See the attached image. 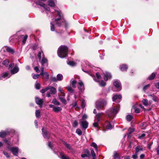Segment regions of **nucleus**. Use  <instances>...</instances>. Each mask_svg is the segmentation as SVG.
<instances>
[{
  "instance_id": "14",
  "label": "nucleus",
  "mask_w": 159,
  "mask_h": 159,
  "mask_svg": "<svg viewBox=\"0 0 159 159\" xmlns=\"http://www.w3.org/2000/svg\"><path fill=\"white\" fill-rule=\"evenodd\" d=\"M142 102L143 104L145 106H150L152 102V101L151 100L148 101V100L146 99H143Z\"/></svg>"
},
{
  "instance_id": "46",
  "label": "nucleus",
  "mask_w": 159,
  "mask_h": 159,
  "mask_svg": "<svg viewBox=\"0 0 159 159\" xmlns=\"http://www.w3.org/2000/svg\"><path fill=\"white\" fill-rule=\"evenodd\" d=\"M76 133L79 135L82 134V132L81 130L79 129H77L76 130Z\"/></svg>"
},
{
  "instance_id": "35",
  "label": "nucleus",
  "mask_w": 159,
  "mask_h": 159,
  "mask_svg": "<svg viewBox=\"0 0 159 159\" xmlns=\"http://www.w3.org/2000/svg\"><path fill=\"white\" fill-rule=\"evenodd\" d=\"M60 155L61 156V158L62 159H70L69 157L65 156L61 153H60Z\"/></svg>"
},
{
  "instance_id": "64",
  "label": "nucleus",
  "mask_w": 159,
  "mask_h": 159,
  "mask_svg": "<svg viewBox=\"0 0 159 159\" xmlns=\"http://www.w3.org/2000/svg\"><path fill=\"white\" fill-rule=\"evenodd\" d=\"M155 85L157 88L158 89H159V82L155 83Z\"/></svg>"
},
{
  "instance_id": "2",
  "label": "nucleus",
  "mask_w": 159,
  "mask_h": 159,
  "mask_svg": "<svg viewBox=\"0 0 159 159\" xmlns=\"http://www.w3.org/2000/svg\"><path fill=\"white\" fill-rule=\"evenodd\" d=\"M68 52V48L66 46L62 45L58 48L57 54L59 57L63 58L67 56Z\"/></svg>"
},
{
  "instance_id": "9",
  "label": "nucleus",
  "mask_w": 159,
  "mask_h": 159,
  "mask_svg": "<svg viewBox=\"0 0 159 159\" xmlns=\"http://www.w3.org/2000/svg\"><path fill=\"white\" fill-rule=\"evenodd\" d=\"M42 64L41 67H43L44 68L45 67H47L48 66V64L47 63V60L46 58L44 55H43L42 60L41 61Z\"/></svg>"
},
{
  "instance_id": "44",
  "label": "nucleus",
  "mask_w": 159,
  "mask_h": 159,
  "mask_svg": "<svg viewBox=\"0 0 159 159\" xmlns=\"http://www.w3.org/2000/svg\"><path fill=\"white\" fill-rule=\"evenodd\" d=\"M63 143L67 148L70 149H71V147L69 144H67L65 142H64Z\"/></svg>"
},
{
  "instance_id": "15",
  "label": "nucleus",
  "mask_w": 159,
  "mask_h": 159,
  "mask_svg": "<svg viewBox=\"0 0 159 159\" xmlns=\"http://www.w3.org/2000/svg\"><path fill=\"white\" fill-rule=\"evenodd\" d=\"M104 127H106L107 129H111L113 128V126L108 121H107L104 123Z\"/></svg>"
},
{
  "instance_id": "37",
  "label": "nucleus",
  "mask_w": 159,
  "mask_h": 159,
  "mask_svg": "<svg viewBox=\"0 0 159 159\" xmlns=\"http://www.w3.org/2000/svg\"><path fill=\"white\" fill-rule=\"evenodd\" d=\"M59 99L61 101L64 103L66 104V101L64 98V97H61V96H59Z\"/></svg>"
},
{
  "instance_id": "18",
  "label": "nucleus",
  "mask_w": 159,
  "mask_h": 159,
  "mask_svg": "<svg viewBox=\"0 0 159 159\" xmlns=\"http://www.w3.org/2000/svg\"><path fill=\"white\" fill-rule=\"evenodd\" d=\"M78 84L79 85V86L78 87V89L82 92L84 89V84L82 82L80 81L78 83Z\"/></svg>"
},
{
  "instance_id": "49",
  "label": "nucleus",
  "mask_w": 159,
  "mask_h": 159,
  "mask_svg": "<svg viewBox=\"0 0 159 159\" xmlns=\"http://www.w3.org/2000/svg\"><path fill=\"white\" fill-rule=\"evenodd\" d=\"M99 85L101 86H104L106 85V83L103 80L102 81L99 83Z\"/></svg>"
},
{
  "instance_id": "61",
  "label": "nucleus",
  "mask_w": 159,
  "mask_h": 159,
  "mask_svg": "<svg viewBox=\"0 0 159 159\" xmlns=\"http://www.w3.org/2000/svg\"><path fill=\"white\" fill-rule=\"evenodd\" d=\"M34 69L37 73H39L40 72V70L38 66H35L34 68Z\"/></svg>"
},
{
  "instance_id": "42",
  "label": "nucleus",
  "mask_w": 159,
  "mask_h": 159,
  "mask_svg": "<svg viewBox=\"0 0 159 159\" xmlns=\"http://www.w3.org/2000/svg\"><path fill=\"white\" fill-rule=\"evenodd\" d=\"M150 84H149L144 86L143 88V91L145 92L150 87Z\"/></svg>"
},
{
  "instance_id": "48",
  "label": "nucleus",
  "mask_w": 159,
  "mask_h": 159,
  "mask_svg": "<svg viewBox=\"0 0 159 159\" xmlns=\"http://www.w3.org/2000/svg\"><path fill=\"white\" fill-rule=\"evenodd\" d=\"M77 102H75L72 104L70 105V106H72V107H76V108H78V107L77 105Z\"/></svg>"
},
{
  "instance_id": "21",
  "label": "nucleus",
  "mask_w": 159,
  "mask_h": 159,
  "mask_svg": "<svg viewBox=\"0 0 159 159\" xmlns=\"http://www.w3.org/2000/svg\"><path fill=\"white\" fill-rule=\"evenodd\" d=\"M120 68L121 71H126L127 70L128 67L126 65H122L120 66Z\"/></svg>"
},
{
  "instance_id": "30",
  "label": "nucleus",
  "mask_w": 159,
  "mask_h": 159,
  "mask_svg": "<svg viewBox=\"0 0 159 159\" xmlns=\"http://www.w3.org/2000/svg\"><path fill=\"white\" fill-rule=\"evenodd\" d=\"M134 131V129L133 128H129L128 129L129 133L128 134V137H131V134Z\"/></svg>"
},
{
  "instance_id": "43",
  "label": "nucleus",
  "mask_w": 159,
  "mask_h": 159,
  "mask_svg": "<svg viewBox=\"0 0 159 159\" xmlns=\"http://www.w3.org/2000/svg\"><path fill=\"white\" fill-rule=\"evenodd\" d=\"M91 146L94 147L95 148L96 150H98L97 146L96 143H95L94 142H93L91 144Z\"/></svg>"
},
{
  "instance_id": "17",
  "label": "nucleus",
  "mask_w": 159,
  "mask_h": 159,
  "mask_svg": "<svg viewBox=\"0 0 159 159\" xmlns=\"http://www.w3.org/2000/svg\"><path fill=\"white\" fill-rule=\"evenodd\" d=\"M11 73L13 74H15L17 73L19 70V68L17 66H16L13 69L10 70Z\"/></svg>"
},
{
  "instance_id": "27",
  "label": "nucleus",
  "mask_w": 159,
  "mask_h": 159,
  "mask_svg": "<svg viewBox=\"0 0 159 159\" xmlns=\"http://www.w3.org/2000/svg\"><path fill=\"white\" fill-rule=\"evenodd\" d=\"M10 75H9L8 73L7 72H5L3 73L2 76L1 77V78H5V77H7L9 78L10 77Z\"/></svg>"
},
{
  "instance_id": "59",
  "label": "nucleus",
  "mask_w": 159,
  "mask_h": 159,
  "mask_svg": "<svg viewBox=\"0 0 159 159\" xmlns=\"http://www.w3.org/2000/svg\"><path fill=\"white\" fill-rule=\"evenodd\" d=\"M51 80L53 82H57L58 81L57 78H56L55 77H52Z\"/></svg>"
},
{
  "instance_id": "6",
  "label": "nucleus",
  "mask_w": 159,
  "mask_h": 159,
  "mask_svg": "<svg viewBox=\"0 0 159 159\" xmlns=\"http://www.w3.org/2000/svg\"><path fill=\"white\" fill-rule=\"evenodd\" d=\"M8 148L9 150L11 151L12 152L14 155L17 156L19 150V148L18 147H9Z\"/></svg>"
},
{
  "instance_id": "56",
  "label": "nucleus",
  "mask_w": 159,
  "mask_h": 159,
  "mask_svg": "<svg viewBox=\"0 0 159 159\" xmlns=\"http://www.w3.org/2000/svg\"><path fill=\"white\" fill-rule=\"evenodd\" d=\"M88 117L87 116L86 114H84L82 117L81 120H84L86 119Z\"/></svg>"
},
{
  "instance_id": "57",
  "label": "nucleus",
  "mask_w": 159,
  "mask_h": 159,
  "mask_svg": "<svg viewBox=\"0 0 159 159\" xmlns=\"http://www.w3.org/2000/svg\"><path fill=\"white\" fill-rule=\"evenodd\" d=\"M3 153L4 155L6 156V157L7 158H9L10 157V155L7 152L5 151H3Z\"/></svg>"
},
{
  "instance_id": "7",
  "label": "nucleus",
  "mask_w": 159,
  "mask_h": 159,
  "mask_svg": "<svg viewBox=\"0 0 159 159\" xmlns=\"http://www.w3.org/2000/svg\"><path fill=\"white\" fill-rule=\"evenodd\" d=\"M44 68L43 67H41V73L40 74V75H42L44 78L46 79H48L49 75L48 73L44 71Z\"/></svg>"
},
{
  "instance_id": "24",
  "label": "nucleus",
  "mask_w": 159,
  "mask_h": 159,
  "mask_svg": "<svg viewBox=\"0 0 159 159\" xmlns=\"http://www.w3.org/2000/svg\"><path fill=\"white\" fill-rule=\"evenodd\" d=\"M62 110V108L58 106H55L54 109H53V110L55 112H57Z\"/></svg>"
},
{
  "instance_id": "62",
  "label": "nucleus",
  "mask_w": 159,
  "mask_h": 159,
  "mask_svg": "<svg viewBox=\"0 0 159 159\" xmlns=\"http://www.w3.org/2000/svg\"><path fill=\"white\" fill-rule=\"evenodd\" d=\"M152 99L155 102L157 101V98L155 95L152 97Z\"/></svg>"
},
{
  "instance_id": "12",
  "label": "nucleus",
  "mask_w": 159,
  "mask_h": 159,
  "mask_svg": "<svg viewBox=\"0 0 159 159\" xmlns=\"http://www.w3.org/2000/svg\"><path fill=\"white\" fill-rule=\"evenodd\" d=\"M81 125L83 129H85L88 127V123L86 120H82L81 122Z\"/></svg>"
},
{
  "instance_id": "33",
  "label": "nucleus",
  "mask_w": 159,
  "mask_h": 159,
  "mask_svg": "<svg viewBox=\"0 0 159 159\" xmlns=\"http://www.w3.org/2000/svg\"><path fill=\"white\" fill-rule=\"evenodd\" d=\"M101 116V113H98L96 115V117L97 120V121H98V122H99L101 120L100 117Z\"/></svg>"
},
{
  "instance_id": "45",
  "label": "nucleus",
  "mask_w": 159,
  "mask_h": 159,
  "mask_svg": "<svg viewBox=\"0 0 159 159\" xmlns=\"http://www.w3.org/2000/svg\"><path fill=\"white\" fill-rule=\"evenodd\" d=\"M99 122H98V121L97 122H94L93 123V126L97 128L98 129H100L99 126L98 125V123Z\"/></svg>"
},
{
  "instance_id": "26",
  "label": "nucleus",
  "mask_w": 159,
  "mask_h": 159,
  "mask_svg": "<svg viewBox=\"0 0 159 159\" xmlns=\"http://www.w3.org/2000/svg\"><path fill=\"white\" fill-rule=\"evenodd\" d=\"M52 102L56 105L59 106L60 105V103L55 98L53 99Z\"/></svg>"
},
{
  "instance_id": "50",
  "label": "nucleus",
  "mask_w": 159,
  "mask_h": 159,
  "mask_svg": "<svg viewBox=\"0 0 159 159\" xmlns=\"http://www.w3.org/2000/svg\"><path fill=\"white\" fill-rule=\"evenodd\" d=\"M78 125V122L76 120H75L73 123V126L74 127H76Z\"/></svg>"
},
{
  "instance_id": "28",
  "label": "nucleus",
  "mask_w": 159,
  "mask_h": 159,
  "mask_svg": "<svg viewBox=\"0 0 159 159\" xmlns=\"http://www.w3.org/2000/svg\"><path fill=\"white\" fill-rule=\"evenodd\" d=\"M57 78L58 81H60L62 80L63 79V76L61 74H58L57 76Z\"/></svg>"
},
{
  "instance_id": "10",
  "label": "nucleus",
  "mask_w": 159,
  "mask_h": 159,
  "mask_svg": "<svg viewBox=\"0 0 159 159\" xmlns=\"http://www.w3.org/2000/svg\"><path fill=\"white\" fill-rule=\"evenodd\" d=\"M35 3L36 5H40L41 7H43L46 11H49V8L44 4L39 2H36Z\"/></svg>"
},
{
  "instance_id": "39",
  "label": "nucleus",
  "mask_w": 159,
  "mask_h": 159,
  "mask_svg": "<svg viewBox=\"0 0 159 159\" xmlns=\"http://www.w3.org/2000/svg\"><path fill=\"white\" fill-rule=\"evenodd\" d=\"M126 119L128 121H130L132 119V116L130 115H128L126 117Z\"/></svg>"
},
{
  "instance_id": "13",
  "label": "nucleus",
  "mask_w": 159,
  "mask_h": 159,
  "mask_svg": "<svg viewBox=\"0 0 159 159\" xmlns=\"http://www.w3.org/2000/svg\"><path fill=\"white\" fill-rule=\"evenodd\" d=\"M35 102L40 107H42L43 103V101L42 99L38 97H36Z\"/></svg>"
},
{
  "instance_id": "4",
  "label": "nucleus",
  "mask_w": 159,
  "mask_h": 159,
  "mask_svg": "<svg viewBox=\"0 0 159 159\" xmlns=\"http://www.w3.org/2000/svg\"><path fill=\"white\" fill-rule=\"evenodd\" d=\"M107 104V101L104 99H101L96 102V107L98 110L104 108Z\"/></svg>"
},
{
  "instance_id": "25",
  "label": "nucleus",
  "mask_w": 159,
  "mask_h": 159,
  "mask_svg": "<svg viewBox=\"0 0 159 159\" xmlns=\"http://www.w3.org/2000/svg\"><path fill=\"white\" fill-rule=\"evenodd\" d=\"M28 36L27 34L25 35V36L23 35L21 36V37L23 39L22 43L23 44H25V43L28 38Z\"/></svg>"
},
{
  "instance_id": "54",
  "label": "nucleus",
  "mask_w": 159,
  "mask_h": 159,
  "mask_svg": "<svg viewBox=\"0 0 159 159\" xmlns=\"http://www.w3.org/2000/svg\"><path fill=\"white\" fill-rule=\"evenodd\" d=\"M67 89L68 91L70 92L71 93H73V92L74 90L71 87H67Z\"/></svg>"
},
{
  "instance_id": "5",
  "label": "nucleus",
  "mask_w": 159,
  "mask_h": 159,
  "mask_svg": "<svg viewBox=\"0 0 159 159\" xmlns=\"http://www.w3.org/2000/svg\"><path fill=\"white\" fill-rule=\"evenodd\" d=\"M6 50L7 52L13 54L15 52V50L13 48L7 46L3 47L1 49V51L5 52Z\"/></svg>"
},
{
  "instance_id": "20",
  "label": "nucleus",
  "mask_w": 159,
  "mask_h": 159,
  "mask_svg": "<svg viewBox=\"0 0 159 159\" xmlns=\"http://www.w3.org/2000/svg\"><path fill=\"white\" fill-rule=\"evenodd\" d=\"M42 132L43 133V137L45 138H48V135L47 131L45 130L44 128H43L42 129Z\"/></svg>"
},
{
  "instance_id": "22",
  "label": "nucleus",
  "mask_w": 159,
  "mask_h": 159,
  "mask_svg": "<svg viewBox=\"0 0 159 159\" xmlns=\"http://www.w3.org/2000/svg\"><path fill=\"white\" fill-rule=\"evenodd\" d=\"M8 133L7 131H2L0 132V137L3 138Z\"/></svg>"
},
{
  "instance_id": "40",
  "label": "nucleus",
  "mask_w": 159,
  "mask_h": 159,
  "mask_svg": "<svg viewBox=\"0 0 159 159\" xmlns=\"http://www.w3.org/2000/svg\"><path fill=\"white\" fill-rule=\"evenodd\" d=\"M32 76H33V78L34 79H38L39 76L40 75V74H32Z\"/></svg>"
},
{
  "instance_id": "36",
  "label": "nucleus",
  "mask_w": 159,
  "mask_h": 159,
  "mask_svg": "<svg viewBox=\"0 0 159 159\" xmlns=\"http://www.w3.org/2000/svg\"><path fill=\"white\" fill-rule=\"evenodd\" d=\"M40 111L39 110H36L35 111V115L37 118H39L40 117Z\"/></svg>"
},
{
  "instance_id": "23",
  "label": "nucleus",
  "mask_w": 159,
  "mask_h": 159,
  "mask_svg": "<svg viewBox=\"0 0 159 159\" xmlns=\"http://www.w3.org/2000/svg\"><path fill=\"white\" fill-rule=\"evenodd\" d=\"M50 87V93L51 94H54L57 92L56 89L52 87L49 86Z\"/></svg>"
},
{
  "instance_id": "1",
  "label": "nucleus",
  "mask_w": 159,
  "mask_h": 159,
  "mask_svg": "<svg viewBox=\"0 0 159 159\" xmlns=\"http://www.w3.org/2000/svg\"><path fill=\"white\" fill-rule=\"evenodd\" d=\"M57 15L58 16V18L55 19H53V21L50 23V29L52 31L55 30L54 25L58 26H60L63 25H65L66 23L62 14L60 11H57Z\"/></svg>"
},
{
  "instance_id": "29",
  "label": "nucleus",
  "mask_w": 159,
  "mask_h": 159,
  "mask_svg": "<svg viewBox=\"0 0 159 159\" xmlns=\"http://www.w3.org/2000/svg\"><path fill=\"white\" fill-rule=\"evenodd\" d=\"M143 151L142 148L140 147L139 146H137L135 149V152L136 153H138L139 152Z\"/></svg>"
},
{
  "instance_id": "11",
  "label": "nucleus",
  "mask_w": 159,
  "mask_h": 159,
  "mask_svg": "<svg viewBox=\"0 0 159 159\" xmlns=\"http://www.w3.org/2000/svg\"><path fill=\"white\" fill-rule=\"evenodd\" d=\"M113 84L115 86L117 89V91H119L121 90L120 84L119 81H115Z\"/></svg>"
},
{
  "instance_id": "47",
  "label": "nucleus",
  "mask_w": 159,
  "mask_h": 159,
  "mask_svg": "<svg viewBox=\"0 0 159 159\" xmlns=\"http://www.w3.org/2000/svg\"><path fill=\"white\" fill-rule=\"evenodd\" d=\"M91 153L93 159H95L96 158V154L94 151L93 150H91Z\"/></svg>"
},
{
  "instance_id": "53",
  "label": "nucleus",
  "mask_w": 159,
  "mask_h": 159,
  "mask_svg": "<svg viewBox=\"0 0 159 159\" xmlns=\"http://www.w3.org/2000/svg\"><path fill=\"white\" fill-rule=\"evenodd\" d=\"M146 135V134H142L141 135H139L138 136V138L139 139H142L143 137H145Z\"/></svg>"
},
{
  "instance_id": "34",
  "label": "nucleus",
  "mask_w": 159,
  "mask_h": 159,
  "mask_svg": "<svg viewBox=\"0 0 159 159\" xmlns=\"http://www.w3.org/2000/svg\"><path fill=\"white\" fill-rule=\"evenodd\" d=\"M50 89V86H48L45 89H41V92L42 93H44L47 90H49Z\"/></svg>"
},
{
  "instance_id": "32",
  "label": "nucleus",
  "mask_w": 159,
  "mask_h": 159,
  "mask_svg": "<svg viewBox=\"0 0 159 159\" xmlns=\"http://www.w3.org/2000/svg\"><path fill=\"white\" fill-rule=\"evenodd\" d=\"M72 87L75 88L76 87L75 84H76V81L75 80H71L70 81Z\"/></svg>"
},
{
  "instance_id": "16",
  "label": "nucleus",
  "mask_w": 159,
  "mask_h": 159,
  "mask_svg": "<svg viewBox=\"0 0 159 159\" xmlns=\"http://www.w3.org/2000/svg\"><path fill=\"white\" fill-rule=\"evenodd\" d=\"M104 79L105 80H107L108 79L111 78V76L109 73L106 72L104 73Z\"/></svg>"
},
{
  "instance_id": "51",
  "label": "nucleus",
  "mask_w": 159,
  "mask_h": 159,
  "mask_svg": "<svg viewBox=\"0 0 159 159\" xmlns=\"http://www.w3.org/2000/svg\"><path fill=\"white\" fill-rule=\"evenodd\" d=\"M14 63H11L10 64L9 66V69L10 70H11L12 68L14 67Z\"/></svg>"
},
{
  "instance_id": "52",
  "label": "nucleus",
  "mask_w": 159,
  "mask_h": 159,
  "mask_svg": "<svg viewBox=\"0 0 159 159\" xmlns=\"http://www.w3.org/2000/svg\"><path fill=\"white\" fill-rule=\"evenodd\" d=\"M138 153H136V152H135V153L133 155H132V157L134 159H136L138 157Z\"/></svg>"
},
{
  "instance_id": "8",
  "label": "nucleus",
  "mask_w": 159,
  "mask_h": 159,
  "mask_svg": "<svg viewBox=\"0 0 159 159\" xmlns=\"http://www.w3.org/2000/svg\"><path fill=\"white\" fill-rule=\"evenodd\" d=\"M121 98V96L120 95H114L112 97L113 101L118 103L120 102Z\"/></svg>"
},
{
  "instance_id": "41",
  "label": "nucleus",
  "mask_w": 159,
  "mask_h": 159,
  "mask_svg": "<svg viewBox=\"0 0 159 159\" xmlns=\"http://www.w3.org/2000/svg\"><path fill=\"white\" fill-rule=\"evenodd\" d=\"M9 63V61L8 60L6 59L3 61L2 64L6 66H7L8 65Z\"/></svg>"
},
{
  "instance_id": "60",
  "label": "nucleus",
  "mask_w": 159,
  "mask_h": 159,
  "mask_svg": "<svg viewBox=\"0 0 159 159\" xmlns=\"http://www.w3.org/2000/svg\"><path fill=\"white\" fill-rule=\"evenodd\" d=\"M35 88L37 89H39L40 88V84L39 83H36L35 85Z\"/></svg>"
},
{
  "instance_id": "58",
  "label": "nucleus",
  "mask_w": 159,
  "mask_h": 159,
  "mask_svg": "<svg viewBox=\"0 0 159 159\" xmlns=\"http://www.w3.org/2000/svg\"><path fill=\"white\" fill-rule=\"evenodd\" d=\"M85 102L84 100H82V102H81V106L83 108H84L85 107Z\"/></svg>"
},
{
  "instance_id": "55",
  "label": "nucleus",
  "mask_w": 159,
  "mask_h": 159,
  "mask_svg": "<svg viewBox=\"0 0 159 159\" xmlns=\"http://www.w3.org/2000/svg\"><path fill=\"white\" fill-rule=\"evenodd\" d=\"M67 64L68 65H69L70 66H74L75 65V63L73 61H69V62H68L67 63Z\"/></svg>"
},
{
  "instance_id": "3",
  "label": "nucleus",
  "mask_w": 159,
  "mask_h": 159,
  "mask_svg": "<svg viewBox=\"0 0 159 159\" xmlns=\"http://www.w3.org/2000/svg\"><path fill=\"white\" fill-rule=\"evenodd\" d=\"M119 110V108L118 106L113 107L107 111V115L109 117H114L118 113Z\"/></svg>"
},
{
  "instance_id": "63",
  "label": "nucleus",
  "mask_w": 159,
  "mask_h": 159,
  "mask_svg": "<svg viewBox=\"0 0 159 159\" xmlns=\"http://www.w3.org/2000/svg\"><path fill=\"white\" fill-rule=\"evenodd\" d=\"M96 76L98 79H100L101 78V75L98 72H97L96 73Z\"/></svg>"
},
{
  "instance_id": "19",
  "label": "nucleus",
  "mask_w": 159,
  "mask_h": 159,
  "mask_svg": "<svg viewBox=\"0 0 159 159\" xmlns=\"http://www.w3.org/2000/svg\"><path fill=\"white\" fill-rule=\"evenodd\" d=\"M56 0H49L48 1V5L51 7H53L55 5Z\"/></svg>"
},
{
  "instance_id": "31",
  "label": "nucleus",
  "mask_w": 159,
  "mask_h": 159,
  "mask_svg": "<svg viewBox=\"0 0 159 159\" xmlns=\"http://www.w3.org/2000/svg\"><path fill=\"white\" fill-rule=\"evenodd\" d=\"M42 54L43 56V55H44L43 53V52H42V51H40L38 54V56L39 58V60H41V58H42L41 54Z\"/></svg>"
},
{
  "instance_id": "38",
  "label": "nucleus",
  "mask_w": 159,
  "mask_h": 159,
  "mask_svg": "<svg viewBox=\"0 0 159 159\" xmlns=\"http://www.w3.org/2000/svg\"><path fill=\"white\" fill-rule=\"evenodd\" d=\"M155 77V75L154 73H152L148 78V79L151 80L154 79Z\"/></svg>"
}]
</instances>
